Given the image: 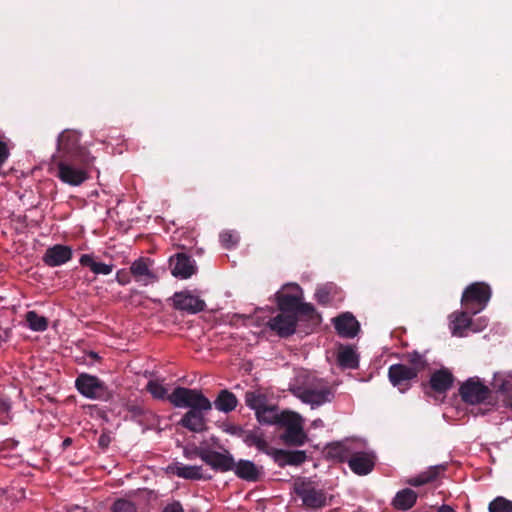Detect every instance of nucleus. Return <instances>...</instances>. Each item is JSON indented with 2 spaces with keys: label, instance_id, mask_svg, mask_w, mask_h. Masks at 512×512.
Wrapping results in <instances>:
<instances>
[{
  "label": "nucleus",
  "instance_id": "obj_45",
  "mask_svg": "<svg viewBox=\"0 0 512 512\" xmlns=\"http://www.w3.org/2000/svg\"><path fill=\"white\" fill-rule=\"evenodd\" d=\"M259 451L269 455L272 448L270 447L268 442L264 439L263 434L261 433L260 436L255 441L254 445Z\"/></svg>",
  "mask_w": 512,
  "mask_h": 512
},
{
  "label": "nucleus",
  "instance_id": "obj_22",
  "mask_svg": "<svg viewBox=\"0 0 512 512\" xmlns=\"http://www.w3.org/2000/svg\"><path fill=\"white\" fill-rule=\"evenodd\" d=\"M130 273L136 281L141 282L143 285H148L156 281L157 277L150 270V259L139 258L135 260L130 266Z\"/></svg>",
  "mask_w": 512,
  "mask_h": 512
},
{
  "label": "nucleus",
  "instance_id": "obj_11",
  "mask_svg": "<svg viewBox=\"0 0 512 512\" xmlns=\"http://www.w3.org/2000/svg\"><path fill=\"white\" fill-rule=\"evenodd\" d=\"M172 302L176 310L188 314H196L203 311L206 307L204 300L194 296L190 291L175 292L172 297Z\"/></svg>",
  "mask_w": 512,
  "mask_h": 512
},
{
  "label": "nucleus",
  "instance_id": "obj_7",
  "mask_svg": "<svg viewBox=\"0 0 512 512\" xmlns=\"http://www.w3.org/2000/svg\"><path fill=\"white\" fill-rule=\"evenodd\" d=\"M279 425L285 427L281 438L287 445L301 446L306 442L307 435L303 430L302 418L299 414L286 413Z\"/></svg>",
  "mask_w": 512,
  "mask_h": 512
},
{
  "label": "nucleus",
  "instance_id": "obj_1",
  "mask_svg": "<svg viewBox=\"0 0 512 512\" xmlns=\"http://www.w3.org/2000/svg\"><path fill=\"white\" fill-rule=\"evenodd\" d=\"M76 160L77 163L93 164L94 157L80 144V134L75 130H64L57 140V155L53 159Z\"/></svg>",
  "mask_w": 512,
  "mask_h": 512
},
{
  "label": "nucleus",
  "instance_id": "obj_54",
  "mask_svg": "<svg viewBox=\"0 0 512 512\" xmlns=\"http://www.w3.org/2000/svg\"><path fill=\"white\" fill-rule=\"evenodd\" d=\"M319 422H321V419H318V422L314 421V424L319 425Z\"/></svg>",
  "mask_w": 512,
  "mask_h": 512
},
{
  "label": "nucleus",
  "instance_id": "obj_21",
  "mask_svg": "<svg viewBox=\"0 0 512 512\" xmlns=\"http://www.w3.org/2000/svg\"><path fill=\"white\" fill-rule=\"evenodd\" d=\"M337 333L345 338H353L360 330L359 322L351 313H344L334 319Z\"/></svg>",
  "mask_w": 512,
  "mask_h": 512
},
{
  "label": "nucleus",
  "instance_id": "obj_26",
  "mask_svg": "<svg viewBox=\"0 0 512 512\" xmlns=\"http://www.w3.org/2000/svg\"><path fill=\"white\" fill-rule=\"evenodd\" d=\"M337 363L342 369H357L359 357L352 346L341 345L337 353Z\"/></svg>",
  "mask_w": 512,
  "mask_h": 512
},
{
  "label": "nucleus",
  "instance_id": "obj_48",
  "mask_svg": "<svg viewBox=\"0 0 512 512\" xmlns=\"http://www.w3.org/2000/svg\"><path fill=\"white\" fill-rule=\"evenodd\" d=\"M130 274L125 270H119L116 274V280L120 285H126L130 282Z\"/></svg>",
  "mask_w": 512,
  "mask_h": 512
},
{
  "label": "nucleus",
  "instance_id": "obj_44",
  "mask_svg": "<svg viewBox=\"0 0 512 512\" xmlns=\"http://www.w3.org/2000/svg\"><path fill=\"white\" fill-rule=\"evenodd\" d=\"M315 298L321 305H327L330 302V293L326 287H321L316 290Z\"/></svg>",
  "mask_w": 512,
  "mask_h": 512
},
{
  "label": "nucleus",
  "instance_id": "obj_28",
  "mask_svg": "<svg viewBox=\"0 0 512 512\" xmlns=\"http://www.w3.org/2000/svg\"><path fill=\"white\" fill-rule=\"evenodd\" d=\"M237 404L238 400L236 396L227 389L221 390L214 400L215 408L224 413L233 411L237 407Z\"/></svg>",
  "mask_w": 512,
  "mask_h": 512
},
{
  "label": "nucleus",
  "instance_id": "obj_12",
  "mask_svg": "<svg viewBox=\"0 0 512 512\" xmlns=\"http://www.w3.org/2000/svg\"><path fill=\"white\" fill-rule=\"evenodd\" d=\"M417 377L415 371L404 364H393L388 369L389 381L402 393L411 387V381Z\"/></svg>",
  "mask_w": 512,
  "mask_h": 512
},
{
  "label": "nucleus",
  "instance_id": "obj_20",
  "mask_svg": "<svg viewBox=\"0 0 512 512\" xmlns=\"http://www.w3.org/2000/svg\"><path fill=\"white\" fill-rule=\"evenodd\" d=\"M454 375L447 368H441L431 374L429 388L438 394H445L454 383Z\"/></svg>",
  "mask_w": 512,
  "mask_h": 512
},
{
  "label": "nucleus",
  "instance_id": "obj_33",
  "mask_svg": "<svg viewBox=\"0 0 512 512\" xmlns=\"http://www.w3.org/2000/svg\"><path fill=\"white\" fill-rule=\"evenodd\" d=\"M492 386L497 392H500L502 394H508L512 392V374H495Z\"/></svg>",
  "mask_w": 512,
  "mask_h": 512
},
{
  "label": "nucleus",
  "instance_id": "obj_43",
  "mask_svg": "<svg viewBox=\"0 0 512 512\" xmlns=\"http://www.w3.org/2000/svg\"><path fill=\"white\" fill-rule=\"evenodd\" d=\"M306 460L305 451H288L287 465L298 466Z\"/></svg>",
  "mask_w": 512,
  "mask_h": 512
},
{
  "label": "nucleus",
  "instance_id": "obj_56",
  "mask_svg": "<svg viewBox=\"0 0 512 512\" xmlns=\"http://www.w3.org/2000/svg\"><path fill=\"white\" fill-rule=\"evenodd\" d=\"M319 422H321V419H318V422L314 421V424L319 425Z\"/></svg>",
  "mask_w": 512,
  "mask_h": 512
},
{
  "label": "nucleus",
  "instance_id": "obj_55",
  "mask_svg": "<svg viewBox=\"0 0 512 512\" xmlns=\"http://www.w3.org/2000/svg\"><path fill=\"white\" fill-rule=\"evenodd\" d=\"M319 422H321V419H318V422L314 421V424L319 425Z\"/></svg>",
  "mask_w": 512,
  "mask_h": 512
},
{
  "label": "nucleus",
  "instance_id": "obj_2",
  "mask_svg": "<svg viewBox=\"0 0 512 512\" xmlns=\"http://www.w3.org/2000/svg\"><path fill=\"white\" fill-rule=\"evenodd\" d=\"M294 492L308 511H320L329 506L333 499L324 489L309 479H299L294 483Z\"/></svg>",
  "mask_w": 512,
  "mask_h": 512
},
{
  "label": "nucleus",
  "instance_id": "obj_37",
  "mask_svg": "<svg viewBox=\"0 0 512 512\" xmlns=\"http://www.w3.org/2000/svg\"><path fill=\"white\" fill-rule=\"evenodd\" d=\"M245 403L248 407L255 410V413L265 405L264 398L255 392H247L245 394Z\"/></svg>",
  "mask_w": 512,
  "mask_h": 512
},
{
  "label": "nucleus",
  "instance_id": "obj_14",
  "mask_svg": "<svg viewBox=\"0 0 512 512\" xmlns=\"http://www.w3.org/2000/svg\"><path fill=\"white\" fill-rule=\"evenodd\" d=\"M297 396L304 402L311 405H322L331 401L333 392L328 386L299 388Z\"/></svg>",
  "mask_w": 512,
  "mask_h": 512
},
{
  "label": "nucleus",
  "instance_id": "obj_19",
  "mask_svg": "<svg viewBox=\"0 0 512 512\" xmlns=\"http://www.w3.org/2000/svg\"><path fill=\"white\" fill-rule=\"evenodd\" d=\"M348 466L357 475H367L375 466V457L369 452H358L355 450L349 460Z\"/></svg>",
  "mask_w": 512,
  "mask_h": 512
},
{
  "label": "nucleus",
  "instance_id": "obj_40",
  "mask_svg": "<svg viewBox=\"0 0 512 512\" xmlns=\"http://www.w3.org/2000/svg\"><path fill=\"white\" fill-rule=\"evenodd\" d=\"M112 512H136V507L131 501L118 499L112 506Z\"/></svg>",
  "mask_w": 512,
  "mask_h": 512
},
{
  "label": "nucleus",
  "instance_id": "obj_53",
  "mask_svg": "<svg viewBox=\"0 0 512 512\" xmlns=\"http://www.w3.org/2000/svg\"><path fill=\"white\" fill-rule=\"evenodd\" d=\"M88 355H89V357H90V358H92L93 360H99V358H100V357L98 356V354H97L96 352H93V351L89 352V354H88Z\"/></svg>",
  "mask_w": 512,
  "mask_h": 512
},
{
  "label": "nucleus",
  "instance_id": "obj_29",
  "mask_svg": "<svg viewBox=\"0 0 512 512\" xmlns=\"http://www.w3.org/2000/svg\"><path fill=\"white\" fill-rule=\"evenodd\" d=\"M79 263L84 266L90 268V270L94 274L108 275L113 271V264H106L103 262H97L94 260L93 255L83 254L79 259Z\"/></svg>",
  "mask_w": 512,
  "mask_h": 512
},
{
  "label": "nucleus",
  "instance_id": "obj_52",
  "mask_svg": "<svg viewBox=\"0 0 512 512\" xmlns=\"http://www.w3.org/2000/svg\"><path fill=\"white\" fill-rule=\"evenodd\" d=\"M237 428H241V427H240V426H232V427L228 430V432H230V433H231V434H233V435L238 436Z\"/></svg>",
  "mask_w": 512,
  "mask_h": 512
},
{
  "label": "nucleus",
  "instance_id": "obj_25",
  "mask_svg": "<svg viewBox=\"0 0 512 512\" xmlns=\"http://www.w3.org/2000/svg\"><path fill=\"white\" fill-rule=\"evenodd\" d=\"M471 315L473 314L466 309L460 312H454L451 315V330L453 335L459 337L463 336L464 331L472 325Z\"/></svg>",
  "mask_w": 512,
  "mask_h": 512
},
{
  "label": "nucleus",
  "instance_id": "obj_30",
  "mask_svg": "<svg viewBox=\"0 0 512 512\" xmlns=\"http://www.w3.org/2000/svg\"><path fill=\"white\" fill-rule=\"evenodd\" d=\"M287 412L279 413L275 406L266 404L256 413L257 420L263 424H280Z\"/></svg>",
  "mask_w": 512,
  "mask_h": 512
},
{
  "label": "nucleus",
  "instance_id": "obj_18",
  "mask_svg": "<svg viewBox=\"0 0 512 512\" xmlns=\"http://www.w3.org/2000/svg\"><path fill=\"white\" fill-rule=\"evenodd\" d=\"M354 451V443L349 440L329 443L325 448L327 458L340 463H349Z\"/></svg>",
  "mask_w": 512,
  "mask_h": 512
},
{
  "label": "nucleus",
  "instance_id": "obj_13",
  "mask_svg": "<svg viewBox=\"0 0 512 512\" xmlns=\"http://www.w3.org/2000/svg\"><path fill=\"white\" fill-rule=\"evenodd\" d=\"M297 322L298 317L295 313L280 311L279 314L269 320L268 325L280 337H288L295 333Z\"/></svg>",
  "mask_w": 512,
  "mask_h": 512
},
{
  "label": "nucleus",
  "instance_id": "obj_24",
  "mask_svg": "<svg viewBox=\"0 0 512 512\" xmlns=\"http://www.w3.org/2000/svg\"><path fill=\"white\" fill-rule=\"evenodd\" d=\"M445 470L446 465L431 466L426 471L421 472L419 475L407 479L406 483L410 486L419 487L434 482Z\"/></svg>",
  "mask_w": 512,
  "mask_h": 512
},
{
  "label": "nucleus",
  "instance_id": "obj_3",
  "mask_svg": "<svg viewBox=\"0 0 512 512\" xmlns=\"http://www.w3.org/2000/svg\"><path fill=\"white\" fill-rule=\"evenodd\" d=\"M76 390L85 398L109 402L114 392L99 377L89 373H79L74 382Z\"/></svg>",
  "mask_w": 512,
  "mask_h": 512
},
{
  "label": "nucleus",
  "instance_id": "obj_35",
  "mask_svg": "<svg viewBox=\"0 0 512 512\" xmlns=\"http://www.w3.org/2000/svg\"><path fill=\"white\" fill-rule=\"evenodd\" d=\"M489 512H512V501L498 496L489 503Z\"/></svg>",
  "mask_w": 512,
  "mask_h": 512
},
{
  "label": "nucleus",
  "instance_id": "obj_50",
  "mask_svg": "<svg viewBox=\"0 0 512 512\" xmlns=\"http://www.w3.org/2000/svg\"><path fill=\"white\" fill-rule=\"evenodd\" d=\"M72 442H73L72 438H70V437L65 438L62 442V448L64 450L67 449L72 444Z\"/></svg>",
  "mask_w": 512,
  "mask_h": 512
},
{
  "label": "nucleus",
  "instance_id": "obj_16",
  "mask_svg": "<svg viewBox=\"0 0 512 512\" xmlns=\"http://www.w3.org/2000/svg\"><path fill=\"white\" fill-rule=\"evenodd\" d=\"M170 266L172 275L181 279L190 278L197 270L195 261L185 253H177L172 257Z\"/></svg>",
  "mask_w": 512,
  "mask_h": 512
},
{
  "label": "nucleus",
  "instance_id": "obj_10",
  "mask_svg": "<svg viewBox=\"0 0 512 512\" xmlns=\"http://www.w3.org/2000/svg\"><path fill=\"white\" fill-rule=\"evenodd\" d=\"M275 297L280 311L294 313L303 299V291L298 284H287Z\"/></svg>",
  "mask_w": 512,
  "mask_h": 512
},
{
  "label": "nucleus",
  "instance_id": "obj_31",
  "mask_svg": "<svg viewBox=\"0 0 512 512\" xmlns=\"http://www.w3.org/2000/svg\"><path fill=\"white\" fill-rule=\"evenodd\" d=\"M171 470L176 476L184 479L201 480L205 478L201 466H190L178 463L172 467Z\"/></svg>",
  "mask_w": 512,
  "mask_h": 512
},
{
  "label": "nucleus",
  "instance_id": "obj_36",
  "mask_svg": "<svg viewBox=\"0 0 512 512\" xmlns=\"http://www.w3.org/2000/svg\"><path fill=\"white\" fill-rule=\"evenodd\" d=\"M408 362L411 364V366L408 367L414 370L416 375L423 371L427 366V361L425 360L423 355L416 351L408 354Z\"/></svg>",
  "mask_w": 512,
  "mask_h": 512
},
{
  "label": "nucleus",
  "instance_id": "obj_42",
  "mask_svg": "<svg viewBox=\"0 0 512 512\" xmlns=\"http://www.w3.org/2000/svg\"><path fill=\"white\" fill-rule=\"evenodd\" d=\"M220 242L226 249H231L238 243V237L231 231H224L220 234Z\"/></svg>",
  "mask_w": 512,
  "mask_h": 512
},
{
  "label": "nucleus",
  "instance_id": "obj_15",
  "mask_svg": "<svg viewBox=\"0 0 512 512\" xmlns=\"http://www.w3.org/2000/svg\"><path fill=\"white\" fill-rule=\"evenodd\" d=\"M211 409H189L178 424L191 432L200 433L207 429L205 414Z\"/></svg>",
  "mask_w": 512,
  "mask_h": 512
},
{
  "label": "nucleus",
  "instance_id": "obj_27",
  "mask_svg": "<svg viewBox=\"0 0 512 512\" xmlns=\"http://www.w3.org/2000/svg\"><path fill=\"white\" fill-rule=\"evenodd\" d=\"M417 493L410 489L405 488L398 491L393 498L392 505L397 510L406 511L414 506L417 501Z\"/></svg>",
  "mask_w": 512,
  "mask_h": 512
},
{
  "label": "nucleus",
  "instance_id": "obj_38",
  "mask_svg": "<svg viewBox=\"0 0 512 512\" xmlns=\"http://www.w3.org/2000/svg\"><path fill=\"white\" fill-rule=\"evenodd\" d=\"M294 313L296 317L300 315L310 320L314 319L315 316H318L314 306L311 303L302 302V300L300 301Z\"/></svg>",
  "mask_w": 512,
  "mask_h": 512
},
{
  "label": "nucleus",
  "instance_id": "obj_41",
  "mask_svg": "<svg viewBox=\"0 0 512 512\" xmlns=\"http://www.w3.org/2000/svg\"><path fill=\"white\" fill-rule=\"evenodd\" d=\"M269 456H271L274 462L280 466L284 467L287 465L288 460V451L283 449L272 448Z\"/></svg>",
  "mask_w": 512,
  "mask_h": 512
},
{
  "label": "nucleus",
  "instance_id": "obj_8",
  "mask_svg": "<svg viewBox=\"0 0 512 512\" xmlns=\"http://www.w3.org/2000/svg\"><path fill=\"white\" fill-rule=\"evenodd\" d=\"M194 453L216 471L227 472L234 468L235 460L228 451L220 453L209 448L195 447Z\"/></svg>",
  "mask_w": 512,
  "mask_h": 512
},
{
  "label": "nucleus",
  "instance_id": "obj_34",
  "mask_svg": "<svg viewBox=\"0 0 512 512\" xmlns=\"http://www.w3.org/2000/svg\"><path fill=\"white\" fill-rule=\"evenodd\" d=\"M146 390L155 398L159 400H168L170 394L167 389L157 381H149L146 385Z\"/></svg>",
  "mask_w": 512,
  "mask_h": 512
},
{
  "label": "nucleus",
  "instance_id": "obj_39",
  "mask_svg": "<svg viewBox=\"0 0 512 512\" xmlns=\"http://www.w3.org/2000/svg\"><path fill=\"white\" fill-rule=\"evenodd\" d=\"M238 437L242 438L244 443L248 446H253L257 438L261 433L252 430H244L243 428H237Z\"/></svg>",
  "mask_w": 512,
  "mask_h": 512
},
{
  "label": "nucleus",
  "instance_id": "obj_51",
  "mask_svg": "<svg viewBox=\"0 0 512 512\" xmlns=\"http://www.w3.org/2000/svg\"><path fill=\"white\" fill-rule=\"evenodd\" d=\"M184 454H185V456H186L187 458H189V459H192L193 457H197V456L195 455V453H194V449H193L192 451H187V450H185Z\"/></svg>",
  "mask_w": 512,
  "mask_h": 512
},
{
  "label": "nucleus",
  "instance_id": "obj_23",
  "mask_svg": "<svg viewBox=\"0 0 512 512\" xmlns=\"http://www.w3.org/2000/svg\"><path fill=\"white\" fill-rule=\"evenodd\" d=\"M261 469V467L256 466L252 461L241 459L238 462H235L232 470L238 478L250 482H256L261 476Z\"/></svg>",
  "mask_w": 512,
  "mask_h": 512
},
{
  "label": "nucleus",
  "instance_id": "obj_5",
  "mask_svg": "<svg viewBox=\"0 0 512 512\" xmlns=\"http://www.w3.org/2000/svg\"><path fill=\"white\" fill-rule=\"evenodd\" d=\"M168 401L178 408L212 409L211 401L200 390L178 386L168 397Z\"/></svg>",
  "mask_w": 512,
  "mask_h": 512
},
{
  "label": "nucleus",
  "instance_id": "obj_6",
  "mask_svg": "<svg viewBox=\"0 0 512 512\" xmlns=\"http://www.w3.org/2000/svg\"><path fill=\"white\" fill-rule=\"evenodd\" d=\"M57 167L56 176L65 184L70 186H79L88 178V168L92 164L77 163L76 160L54 159Z\"/></svg>",
  "mask_w": 512,
  "mask_h": 512
},
{
  "label": "nucleus",
  "instance_id": "obj_46",
  "mask_svg": "<svg viewBox=\"0 0 512 512\" xmlns=\"http://www.w3.org/2000/svg\"><path fill=\"white\" fill-rule=\"evenodd\" d=\"M162 512H185L182 504L178 500H174L165 505Z\"/></svg>",
  "mask_w": 512,
  "mask_h": 512
},
{
  "label": "nucleus",
  "instance_id": "obj_4",
  "mask_svg": "<svg viewBox=\"0 0 512 512\" xmlns=\"http://www.w3.org/2000/svg\"><path fill=\"white\" fill-rule=\"evenodd\" d=\"M492 292L488 284L474 282L467 286L461 297V304L464 309L472 314H477L485 309L490 301Z\"/></svg>",
  "mask_w": 512,
  "mask_h": 512
},
{
  "label": "nucleus",
  "instance_id": "obj_49",
  "mask_svg": "<svg viewBox=\"0 0 512 512\" xmlns=\"http://www.w3.org/2000/svg\"><path fill=\"white\" fill-rule=\"evenodd\" d=\"M111 443V437L106 434V433H102L99 438H98V446L103 449V450H106L109 445Z\"/></svg>",
  "mask_w": 512,
  "mask_h": 512
},
{
  "label": "nucleus",
  "instance_id": "obj_17",
  "mask_svg": "<svg viewBox=\"0 0 512 512\" xmlns=\"http://www.w3.org/2000/svg\"><path fill=\"white\" fill-rule=\"evenodd\" d=\"M72 256L73 251L70 246L56 244L45 251L42 260L49 267H57L70 261Z\"/></svg>",
  "mask_w": 512,
  "mask_h": 512
},
{
  "label": "nucleus",
  "instance_id": "obj_9",
  "mask_svg": "<svg viewBox=\"0 0 512 512\" xmlns=\"http://www.w3.org/2000/svg\"><path fill=\"white\" fill-rule=\"evenodd\" d=\"M461 399L468 404H480L489 399L491 390L479 378L466 380L459 388Z\"/></svg>",
  "mask_w": 512,
  "mask_h": 512
},
{
  "label": "nucleus",
  "instance_id": "obj_47",
  "mask_svg": "<svg viewBox=\"0 0 512 512\" xmlns=\"http://www.w3.org/2000/svg\"><path fill=\"white\" fill-rule=\"evenodd\" d=\"M10 153L6 142L0 140V167L6 162Z\"/></svg>",
  "mask_w": 512,
  "mask_h": 512
},
{
  "label": "nucleus",
  "instance_id": "obj_57",
  "mask_svg": "<svg viewBox=\"0 0 512 512\" xmlns=\"http://www.w3.org/2000/svg\"><path fill=\"white\" fill-rule=\"evenodd\" d=\"M510 406H511V409H512V399H511V403H510Z\"/></svg>",
  "mask_w": 512,
  "mask_h": 512
},
{
  "label": "nucleus",
  "instance_id": "obj_32",
  "mask_svg": "<svg viewBox=\"0 0 512 512\" xmlns=\"http://www.w3.org/2000/svg\"><path fill=\"white\" fill-rule=\"evenodd\" d=\"M25 320L28 327L33 331L43 332L48 328V319L39 315L36 311H28L25 314Z\"/></svg>",
  "mask_w": 512,
  "mask_h": 512
}]
</instances>
